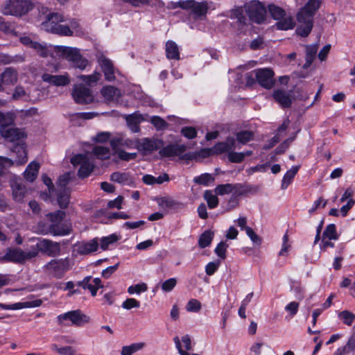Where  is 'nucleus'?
<instances>
[{"mask_svg":"<svg viewBox=\"0 0 355 355\" xmlns=\"http://www.w3.org/2000/svg\"><path fill=\"white\" fill-rule=\"evenodd\" d=\"M146 344L144 343H132L130 345L123 346L121 348V355H132L134 353L141 350Z\"/></svg>","mask_w":355,"mask_h":355,"instance_id":"37","label":"nucleus"},{"mask_svg":"<svg viewBox=\"0 0 355 355\" xmlns=\"http://www.w3.org/2000/svg\"><path fill=\"white\" fill-rule=\"evenodd\" d=\"M277 21L276 26L279 30L287 31L293 28L295 26V22L291 17H284Z\"/></svg>","mask_w":355,"mask_h":355,"instance_id":"40","label":"nucleus"},{"mask_svg":"<svg viewBox=\"0 0 355 355\" xmlns=\"http://www.w3.org/2000/svg\"><path fill=\"white\" fill-rule=\"evenodd\" d=\"M42 304L40 300L34 301L17 302L12 304H0V307L5 310H18L24 308L38 307Z\"/></svg>","mask_w":355,"mask_h":355,"instance_id":"21","label":"nucleus"},{"mask_svg":"<svg viewBox=\"0 0 355 355\" xmlns=\"http://www.w3.org/2000/svg\"><path fill=\"white\" fill-rule=\"evenodd\" d=\"M244 8L245 12L252 21L261 24L265 20L266 10L261 2L257 0L251 1L247 3Z\"/></svg>","mask_w":355,"mask_h":355,"instance_id":"5","label":"nucleus"},{"mask_svg":"<svg viewBox=\"0 0 355 355\" xmlns=\"http://www.w3.org/2000/svg\"><path fill=\"white\" fill-rule=\"evenodd\" d=\"M44 82L53 84L56 86H64L69 83V79L67 75L54 76L49 73H44L42 76Z\"/></svg>","mask_w":355,"mask_h":355,"instance_id":"24","label":"nucleus"},{"mask_svg":"<svg viewBox=\"0 0 355 355\" xmlns=\"http://www.w3.org/2000/svg\"><path fill=\"white\" fill-rule=\"evenodd\" d=\"M58 52L61 53L66 59L73 62L75 67L80 69H85L88 64L87 60L80 55L77 49L68 46H59L58 48Z\"/></svg>","mask_w":355,"mask_h":355,"instance_id":"6","label":"nucleus"},{"mask_svg":"<svg viewBox=\"0 0 355 355\" xmlns=\"http://www.w3.org/2000/svg\"><path fill=\"white\" fill-rule=\"evenodd\" d=\"M148 290L147 284L145 283L137 284L135 285H132L128 287V293L130 295H133L135 293L139 295L141 293L146 292Z\"/></svg>","mask_w":355,"mask_h":355,"instance_id":"54","label":"nucleus"},{"mask_svg":"<svg viewBox=\"0 0 355 355\" xmlns=\"http://www.w3.org/2000/svg\"><path fill=\"white\" fill-rule=\"evenodd\" d=\"M300 166H294L288 170L283 177L282 180V189H286L288 185L292 182L295 175L298 172Z\"/></svg>","mask_w":355,"mask_h":355,"instance_id":"34","label":"nucleus"},{"mask_svg":"<svg viewBox=\"0 0 355 355\" xmlns=\"http://www.w3.org/2000/svg\"><path fill=\"white\" fill-rule=\"evenodd\" d=\"M297 19L300 26L296 29L297 35L302 37H306L311 33L313 28V20L304 18V20H300V18L297 15Z\"/></svg>","mask_w":355,"mask_h":355,"instance_id":"27","label":"nucleus"},{"mask_svg":"<svg viewBox=\"0 0 355 355\" xmlns=\"http://www.w3.org/2000/svg\"><path fill=\"white\" fill-rule=\"evenodd\" d=\"M69 26L73 31V34L77 36H83L85 35L86 31L81 26L80 22L76 19H71L69 21Z\"/></svg>","mask_w":355,"mask_h":355,"instance_id":"49","label":"nucleus"},{"mask_svg":"<svg viewBox=\"0 0 355 355\" xmlns=\"http://www.w3.org/2000/svg\"><path fill=\"white\" fill-rule=\"evenodd\" d=\"M273 97L282 107H288L291 105L290 94L286 91L281 89L276 90L273 93Z\"/></svg>","mask_w":355,"mask_h":355,"instance_id":"28","label":"nucleus"},{"mask_svg":"<svg viewBox=\"0 0 355 355\" xmlns=\"http://www.w3.org/2000/svg\"><path fill=\"white\" fill-rule=\"evenodd\" d=\"M64 216L65 212L60 210L46 214V217L51 222L48 231L50 234L53 236H64L71 232V227L62 223Z\"/></svg>","mask_w":355,"mask_h":355,"instance_id":"3","label":"nucleus"},{"mask_svg":"<svg viewBox=\"0 0 355 355\" xmlns=\"http://www.w3.org/2000/svg\"><path fill=\"white\" fill-rule=\"evenodd\" d=\"M38 255V250L35 248L28 251H24L20 248L8 249L2 259L16 263L24 264Z\"/></svg>","mask_w":355,"mask_h":355,"instance_id":"4","label":"nucleus"},{"mask_svg":"<svg viewBox=\"0 0 355 355\" xmlns=\"http://www.w3.org/2000/svg\"><path fill=\"white\" fill-rule=\"evenodd\" d=\"M77 285L84 289H88L92 296H95L98 289L103 286L99 278H92L91 276L85 277L82 281L78 282Z\"/></svg>","mask_w":355,"mask_h":355,"instance_id":"15","label":"nucleus"},{"mask_svg":"<svg viewBox=\"0 0 355 355\" xmlns=\"http://www.w3.org/2000/svg\"><path fill=\"white\" fill-rule=\"evenodd\" d=\"M98 248V243L93 239L88 243H80L75 245L73 252L78 254H87L95 252Z\"/></svg>","mask_w":355,"mask_h":355,"instance_id":"18","label":"nucleus"},{"mask_svg":"<svg viewBox=\"0 0 355 355\" xmlns=\"http://www.w3.org/2000/svg\"><path fill=\"white\" fill-rule=\"evenodd\" d=\"M318 51V46L309 45L306 46V63L304 65V68H308L313 62L316 53Z\"/></svg>","mask_w":355,"mask_h":355,"instance_id":"39","label":"nucleus"},{"mask_svg":"<svg viewBox=\"0 0 355 355\" xmlns=\"http://www.w3.org/2000/svg\"><path fill=\"white\" fill-rule=\"evenodd\" d=\"M181 133L186 138L189 139L195 138L197 135V131L193 127H183L181 129Z\"/></svg>","mask_w":355,"mask_h":355,"instance_id":"61","label":"nucleus"},{"mask_svg":"<svg viewBox=\"0 0 355 355\" xmlns=\"http://www.w3.org/2000/svg\"><path fill=\"white\" fill-rule=\"evenodd\" d=\"M72 96L75 102L79 104H88L94 100V96L90 89L82 85L74 86Z\"/></svg>","mask_w":355,"mask_h":355,"instance_id":"10","label":"nucleus"},{"mask_svg":"<svg viewBox=\"0 0 355 355\" xmlns=\"http://www.w3.org/2000/svg\"><path fill=\"white\" fill-rule=\"evenodd\" d=\"M12 154L15 155V159H12L13 165H22L28 160L27 152L24 144L15 145L12 149Z\"/></svg>","mask_w":355,"mask_h":355,"instance_id":"19","label":"nucleus"},{"mask_svg":"<svg viewBox=\"0 0 355 355\" xmlns=\"http://www.w3.org/2000/svg\"><path fill=\"white\" fill-rule=\"evenodd\" d=\"M64 17L58 13L49 14L45 21L42 23V28L47 32L58 34L63 36H71L73 31H71L69 25L62 24L64 22Z\"/></svg>","mask_w":355,"mask_h":355,"instance_id":"1","label":"nucleus"},{"mask_svg":"<svg viewBox=\"0 0 355 355\" xmlns=\"http://www.w3.org/2000/svg\"><path fill=\"white\" fill-rule=\"evenodd\" d=\"M254 73L256 79L261 87L270 89L274 85V72L270 69H259Z\"/></svg>","mask_w":355,"mask_h":355,"instance_id":"11","label":"nucleus"},{"mask_svg":"<svg viewBox=\"0 0 355 355\" xmlns=\"http://www.w3.org/2000/svg\"><path fill=\"white\" fill-rule=\"evenodd\" d=\"M13 163L11 159L0 156V176L4 173L6 167L12 166Z\"/></svg>","mask_w":355,"mask_h":355,"instance_id":"63","label":"nucleus"},{"mask_svg":"<svg viewBox=\"0 0 355 355\" xmlns=\"http://www.w3.org/2000/svg\"><path fill=\"white\" fill-rule=\"evenodd\" d=\"M1 83L4 88L15 85L19 80V73L16 69L12 67H6L0 73Z\"/></svg>","mask_w":355,"mask_h":355,"instance_id":"13","label":"nucleus"},{"mask_svg":"<svg viewBox=\"0 0 355 355\" xmlns=\"http://www.w3.org/2000/svg\"><path fill=\"white\" fill-rule=\"evenodd\" d=\"M177 284L175 278H170L162 284L161 288L164 292L171 291Z\"/></svg>","mask_w":355,"mask_h":355,"instance_id":"59","label":"nucleus"},{"mask_svg":"<svg viewBox=\"0 0 355 355\" xmlns=\"http://www.w3.org/2000/svg\"><path fill=\"white\" fill-rule=\"evenodd\" d=\"M73 165H80L78 170V175L80 178L87 177L93 171L94 164L86 155H76L71 159Z\"/></svg>","mask_w":355,"mask_h":355,"instance_id":"9","label":"nucleus"},{"mask_svg":"<svg viewBox=\"0 0 355 355\" xmlns=\"http://www.w3.org/2000/svg\"><path fill=\"white\" fill-rule=\"evenodd\" d=\"M101 93L107 102L118 101L121 95L120 90L113 86L103 87Z\"/></svg>","mask_w":355,"mask_h":355,"instance_id":"22","label":"nucleus"},{"mask_svg":"<svg viewBox=\"0 0 355 355\" xmlns=\"http://www.w3.org/2000/svg\"><path fill=\"white\" fill-rule=\"evenodd\" d=\"M71 180L69 173H65L61 175L58 181L57 187L58 190H70L67 185Z\"/></svg>","mask_w":355,"mask_h":355,"instance_id":"53","label":"nucleus"},{"mask_svg":"<svg viewBox=\"0 0 355 355\" xmlns=\"http://www.w3.org/2000/svg\"><path fill=\"white\" fill-rule=\"evenodd\" d=\"M119 240V236L115 234H112L107 236L102 237L100 239V246L103 250L110 248L114 243Z\"/></svg>","mask_w":355,"mask_h":355,"instance_id":"41","label":"nucleus"},{"mask_svg":"<svg viewBox=\"0 0 355 355\" xmlns=\"http://www.w3.org/2000/svg\"><path fill=\"white\" fill-rule=\"evenodd\" d=\"M40 169V164L36 162H31L26 167L24 173V177L28 182H33L38 174V171Z\"/></svg>","mask_w":355,"mask_h":355,"instance_id":"29","label":"nucleus"},{"mask_svg":"<svg viewBox=\"0 0 355 355\" xmlns=\"http://www.w3.org/2000/svg\"><path fill=\"white\" fill-rule=\"evenodd\" d=\"M201 303L200 301H198L196 299H191L190 300L187 305H186V309L189 312H198L201 309Z\"/></svg>","mask_w":355,"mask_h":355,"instance_id":"56","label":"nucleus"},{"mask_svg":"<svg viewBox=\"0 0 355 355\" xmlns=\"http://www.w3.org/2000/svg\"><path fill=\"white\" fill-rule=\"evenodd\" d=\"M116 153L119 158L124 161H130L135 159L137 157L136 153H127L123 150L118 149L116 150Z\"/></svg>","mask_w":355,"mask_h":355,"instance_id":"57","label":"nucleus"},{"mask_svg":"<svg viewBox=\"0 0 355 355\" xmlns=\"http://www.w3.org/2000/svg\"><path fill=\"white\" fill-rule=\"evenodd\" d=\"M214 177L210 173H203L193 178V182L198 184L209 186L214 182Z\"/></svg>","mask_w":355,"mask_h":355,"instance_id":"43","label":"nucleus"},{"mask_svg":"<svg viewBox=\"0 0 355 355\" xmlns=\"http://www.w3.org/2000/svg\"><path fill=\"white\" fill-rule=\"evenodd\" d=\"M93 153L101 159H107L110 157L111 153L108 148L97 146L93 148Z\"/></svg>","mask_w":355,"mask_h":355,"instance_id":"44","label":"nucleus"},{"mask_svg":"<svg viewBox=\"0 0 355 355\" xmlns=\"http://www.w3.org/2000/svg\"><path fill=\"white\" fill-rule=\"evenodd\" d=\"M186 150L183 144H171L166 146L160 150V154L165 157H174L182 155Z\"/></svg>","mask_w":355,"mask_h":355,"instance_id":"23","label":"nucleus"},{"mask_svg":"<svg viewBox=\"0 0 355 355\" xmlns=\"http://www.w3.org/2000/svg\"><path fill=\"white\" fill-rule=\"evenodd\" d=\"M214 238V232L211 231H205L203 232L198 240V245L201 248H205L210 245Z\"/></svg>","mask_w":355,"mask_h":355,"instance_id":"42","label":"nucleus"},{"mask_svg":"<svg viewBox=\"0 0 355 355\" xmlns=\"http://www.w3.org/2000/svg\"><path fill=\"white\" fill-rule=\"evenodd\" d=\"M165 51L166 56L168 60H179L180 59L179 46L175 42L167 41L165 44Z\"/></svg>","mask_w":355,"mask_h":355,"instance_id":"25","label":"nucleus"},{"mask_svg":"<svg viewBox=\"0 0 355 355\" xmlns=\"http://www.w3.org/2000/svg\"><path fill=\"white\" fill-rule=\"evenodd\" d=\"M29 94L30 91L28 88H25L22 85H18L15 87L11 97L13 101H26L30 98Z\"/></svg>","mask_w":355,"mask_h":355,"instance_id":"32","label":"nucleus"},{"mask_svg":"<svg viewBox=\"0 0 355 355\" xmlns=\"http://www.w3.org/2000/svg\"><path fill=\"white\" fill-rule=\"evenodd\" d=\"M139 302L135 298H128L122 304V307L127 310L132 308H139Z\"/></svg>","mask_w":355,"mask_h":355,"instance_id":"60","label":"nucleus"},{"mask_svg":"<svg viewBox=\"0 0 355 355\" xmlns=\"http://www.w3.org/2000/svg\"><path fill=\"white\" fill-rule=\"evenodd\" d=\"M322 0H309L308 2L297 12L300 20L309 19L313 20V17L320 8Z\"/></svg>","mask_w":355,"mask_h":355,"instance_id":"12","label":"nucleus"},{"mask_svg":"<svg viewBox=\"0 0 355 355\" xmlns=\"http://www.w3.org/2000/svg\"><path fill=\"white\" fill-rule=\"evenodd\" d=\"M341 352L345 354L355 351V334L352 335L347 340L346 345L339 347Z\"/></svg>","mask_w":355,"mask_h":355,"instance_id":"55","label":"nucleus"},{"mask_svg":"<svg viewBox=\"0 0 355 355\" xmlns=\"http://www.w3.org/2000/svg\"><path fill=\"white\" fill-rule=\"evenodd\" d=\"M162 142L160 140L144 138L138 139L137 149L142 151L144 153H149L154 150H157L161 146Z\"/></svg>","mask_w":355,"mask_h":355,"instance_id":"14","label":"nucleus"},{"mask_svg":"<svg viewBox=\"0 0 355 355\" xmlns=\"http://www.w3.org/2000/svg\"><path fill=\"white\" fill-rule=\"evenodd\" d=\"M110 179L111 180L120 184H125L130 180L128 173L121 172L113 173L110 176Z\"/></svg>","mask_w":355,"mask_h":355,"instance_id":"51","label":"nucleus"},{"mask_svg":"<svg viewBox=\"0 0 355 355\" xmlns=\"http://www.w3.org/2000/svg\"><path fill=\"white\" fill-rule=\"evenodd\" d=\"M157 203H158L159 206L161 207L169 208V207H172L174 205L175 202L170 198H161L157 200Z\"/></svg>","mask_w":355,"mask_h":355,"instance_id":"64","label":"nucleus"},{"mask_svg":"<svg viewBox=\"0 0 355 355\" xmlns=\"http://www.w3.org/2000/svg\"><path fill=\"white\" fill-rule=\"evenodd\" d=\"M11 118L10 123L0 124V133L3 138L10 141H19L26 137V135L24 131L12 126L14 122L12 113H11Z\"/></svg>","mask_w":355,"mask_h":355,"instance_id":"7","label":"nucleus"},{"mask_svg":"<svg viewBox=\"0 0 355 355\" xmlns=\"http://www.w3.org/2000/svg\"><path fill=\"white\" fill-rule=\"evenodd\" d=\"M59 324H62L64 320H69L73 325L81 326L89 322V317L83 314L79 309L70 311L57 317Z\"/></svg>","mask_w":355,"mask_h":355,"instance_id":"8","label":"nucleus"},{"mask_svg":"<svg viewBox=\"0 0 355 355\" xmlns=\"http://www.w3.org/2000/svg\"><path fill=\"white\" fill-rule=\"evenodd\" d=\"M204 199L207 201L209 209H214L218 205V198L214 195L211 191L206 190L203 194Z\"/></svg>","mask_w":355,"mask_h":355,"instance_id":"45","label":"nucleus"},{"mask_svg":"<svg viewBox=\"0 0 355 355\" xmlns=\"http://www.w3.org/2000/svg\"><path fill=\"white\" fill-rule=\"evenodd\" d=\"M227 157L231 162L240 163L244 159L245 155L243 153L231 151L228 153Z\"/></svg>","mask_w":355,"mask_h":355,"instance_id":"58","label":"nucleus"},{"mask_svg":"<svg viewBox=\"0 0 355 355\" xmlns=\"http://www.w3.org/2000/svg\"><path fill=\"white\" fill-rule=\"evenodd\" d=\"M268 10L271 16L275 20L281 19L285 16V11L279 6L270 5L268 6Z\"/></svg>","mask_w":355,"mask_h":355,"instance_id":"50","label":"nucleus"},{"mask_svg":"<svg viewBox=\"0 0 355 355\" xmlns=\"http://www.w3.org/2000/svg\"><path fill=\"white\" fill-rule=\"evenodd\" d=\"M150 122L153 125L157 130H163L167 128L168 123L158 116H153L150 117Z\"/></svg>","mask_w":355,"mask_h":355,"instance_id":"48","label":"nucleus"},{"mask_svg":"<svg viewBox=\"0 0 355 355\" xmlns=\"http://www.w3.org/2000/svg\"><path fill=\"white\" fill-rule=\"evenodd\" d=\"M20 42L23 44L27 45L35 49L37 53L42 57H46L48 54V50L46 44L43 45L37 42H34L31 39L29 36L21 37Z\"/></svg>","mask_w":355,"mask_h":355,"instance_id":"20","label":"nucleus"},{"mask_svg":"<svg viewBox=\"0 0 355 355\" xmlns=\"http://www.w3.org/2000/svg\"><path fill=\"white\" fill-rule=\"evenodd\" d=\"M12 190L14 200L22 202L27 192L25 186L21 182H15L12 184Z\"/></svg>","mask_w":355,"mask_h":355,"instance_id":"31","label":"nucleus"},{"mask_svg":"<svg viewBox=\"0 0 355 355\" xmlns=\"http://www.w3.org/2000/svg\"><path fill=\"white\" fill-rule=\"evenodd\" d=\"M338 234L336 232V228L334 224H329L327 226L324 230L322 238L324 239L329 240H337Z\"/></svg>","mask_w":355,"mask_h":355,"instance_id":"46","label":"nucleus"},{"mask_svg":"<svg viewBox=\"0 0 355 355\" xmlns=\"http://www.w3.org/2000/svg\"><path fill=\"white\" fill-rule=\"evenodd\" d=\"M33 8L31 0H8L1 6V12L4 15L21 17Z\"/></svg>","mask_w":355,"mask_h":355,"instance_id":"2","label":"nucleus"},{"mask_svg":"<svg viewBox=\"0 0 355 355\" xmlns=\"http://www.w3.org/2000/svg\"><path fill=\"white\" fill-rule=\"evenodd\" d=\"M207 10L208 6L206 2H196L193 1V5L191 6V11L196 16H205Z\"/></svg>","mask_w":355,"mask_h":355,"instance_id":"38","label":"nucleus"},{"mask_svg":"<svg viewBox=\"0 0 355 355\" xmlns=\"http://www.w3.org/2000/svg\"><path fill=\"white\" fill-rule=\"evenodd\" d=\"M241 187L240 184H224L218 185L214 191L216 195L223 196L225 194H229L234 191L236 193L237 189Z\"/></svg>","mask_w":355,"mask_h":355,"instance_id":"33","label":"nucleus"},{"mask_svg":"<svg viewBox=\"0 0 355 355\" xmlns=\"http://www.w3.org/2000/svg\"><path fill=\"white\" fill-rule=\"evenodd\" d=\"M70 190H58L57 202L60 208H66L69 202Z\"/></svg>","mask_w":355,"mask_h":355,"instance_id":"36","label":"nucleus"},{"mask_svg":"<svg viewBox=\"0 0 355 355\" xmlns=\"http://www.w3.org/2000/svg\"><path fill=\"white\" fill-rule=\"evenodd\" d=\"M227 247L228 245L225 242L221 241L216 246L215 252L219 257L225 259Z\"/></svg>","mask_w":355,"mask_h":355,"instance_id":"62","label":"nucleus"},{"mask_svg":"<svg viewBox=\"0 0 355 355\" xmlns=\"http://www.w3.org/2000/svg\"><path fill=\"white\" fill-rule=\"evenodd\" d=\"M138 139H131L126 137L117 138L112 141V145L115 148L121 146L128 149L137 148Z\"/></svg>","mask_w":355,"mask_h":355,"instance_id":"30","label":"nucleus"},{"mask_svg":"<svg viewBox=\"0 0 355 355\" xmlns=\"http://www.w3.org/2000/svg\"><path fill=\"white\" fill-rule=\"evenodd\" d=\"M38 251L39 250L48 254L50 256H55L59 254L60 251V246L58 243L53 242L47 239L41 240L37 244V248Z\"/></svg>","mask_w":355,"mask_h":355,"instance_id":"16","label":"nucleus"},{"mask_svg":"<svg viewBox=\"0 0 355 355\" xmlns=\"http://www.w3.org/2000/svg\"><path fill=\"white\" fill-rule=\"evenodd\" d=\"M214 152L216 154H220L225 152H229L230 150L227 148V146L224 142H219L216 144L213 149H203L201 150L200 154L202 157L209 156L211 152Z\"/></svg>","mask_w":355,"mask_h":355,"instance_id":"35","label":"nucleus"},{"mask_svg":"<svg viewBox=\"0 0 355 355\" xmlns=\"http://www.w3.org/2000/svg\"><path fill=\"white\" fill-rule=\"evenodd\" d=\"M253 138V132L251 131L244 130L236 134V140L238 142L245 144L252 140Z\"/></svg>","mask_w":355,"mask_h":355,"instance_id":"52","label":"nucleus"},{"mask_svg":"<svg viewBox=\"0 0 355 355\" xmlns=\"http://www.w3.org/2000/svg\"><path fill=\"white\" fill-rule=\"evenodd\" d=\"M99 63L103 70L106 80L112 81L114 80V68L111 60L105 58H101Z\"/></svg>","mask_w":355,"mask_h":355,"instance_id":"26","label":"nucleus"},{"mask_svg":"<svg viewBox=\"0 0 355 355\" xmlns=\"http://www.w3.org/2000/svg\"><path fill=\"white\" fill-rule=\"evenodd\" d=\"M128 126L132 132H138L140 130V123L145 121L142 114L139 112H135L125 116Z\"/></svg>","mask_w":355,"mask_h":355,"instance_id":"17","label":"nucleus"},{"mask_svg":"<svg viewBox=\"0 0 355 355\" xmlns=\"http://www.w3.org/2000/svg\"><path fill=\"white\" fill-rule=\"evenodd\" d=\"M338 318L345 324L351 326L355 320V314L349 311L345 310L338 313Z\"/></svg>","mask_w":355,"mask_h":355,"instance_id":"47","label":"nucleus"}]
</instances>
